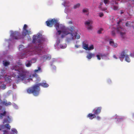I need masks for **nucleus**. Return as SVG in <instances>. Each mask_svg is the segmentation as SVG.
<instances>
[{"mask_svg": "<svg viewBox=\"0 0 134 134\" xmlns=\"http://www.w3.org/2000/svg\"><path fill=\"white\" fill-rule=\"evenodd\" d=\"M2 106L0 105V110H1L2 108Z\"/></svg>", "mask_w": 134, "mask_h": 134, "instance_id": "nucleus-46", "label": "nucleus"}, {"mask_svg": "<svg viewBox=\"0 0 134 134\" xmlns=\"http://www.w3.org/2000/svg\"><path fill=\"white\" fill-rule=\"evenodd\" d=\"M36 59H32L30 61H27V63L26 64V65L27 67H29L30 66L32 63H34L36 62Z\"/></svg>", "mask_w": 134, "mask_h": 134, "instance_id": "nucleus-10", "label": "nucleus"}, {"mask_svg": "<svg viewBox=\"0 0 134 134\" xmlns=\"http://www.w3.org/2000/svg\"><path fill=\"white\" fill-rule=\"evenodd\" d=\"M64 6H66L67 5L65 4V3H64Z\"/></svg>", "mask_w": 134, "mask_h": 134, "instance_id": "nucleus-49", "label": "nucleus"}, {"mask_svg": "<svg viewBox=\"0 0 134 134\" xmlns=\"http://www.w3.org/2000/svg\"><path fill=\"white\" fill-rule=\"evenodd\" d=\"M126 26H128L129 23H128V22H127L126 23Z\"/></svg>", "mask_w": 134, "mask_h": 134, "instance_id": "nucleus-40", "label": "nucleus"}, {"mask_svg": "<svg viewBox=\"0 0 134 134\" xmlns=\"http://www.w3.org/2000/svg\"><path fill=\"white\" fill-rule=\"evenodd\" d=\"M117 30L118 33L120 34L122 38H124L126 34L124 29L119 27L117 28Z\"/></svg>", "mask_w": 134, "mask_h": 134, "instance_id": "nucleus-7", "label": "nucleus"}, {"mask_svg": "<svg viewBox=\"0 0 134 134\" xmlns=\"http://www.w3.org/2000/svg\"><path fill=\"white\" fill-rule=\"evenodd\" d=\"M0 104H2L5 106H8L11 105H12V103L10 102H7V100L2 101L1 99H0Z\"/></svg>", "mask_w": 134, "mask_h": 134, "instance_id": "nucleus-11", "label": "nucleus"}, {"mask_svg": "<svg viewBox=\"0 0 134 134\" xmlns=\"http://www.w3.org/2000/svg\"><path fill=\"white\" fill-rule=\"evenodd\" d=\"M27 26L26 24L24 25L22 32V35L18 32L15 31L12 33L11 36L13 39L18 40L23 38L27 35H29L31 34L30 29L28 30L26 29Z\"/></svg>", "mask_w": 134, "mask_h": 134, "instance_id": "nucleus-3", "label": "nucleus"}, {"mask_svg": "<svg viewBox=\"0 0 134 134\" xmlns=\"http://www.w3.org/2000/svg\"><path fill=\"white\" fill-rule=\"evenodd\" d=\"M11 77L10 76H8L7 77H5V80L7 82L9 83L11 81Z\"/></svg>", "mask_w": 134, "mask_h": 134, "instance_id": "nucleus-19", "label": "nucleus"}, {"mask_svg": "<svg viewBox=\"0 0 134 134\" xmlns=\"http://www.w3.org/2000/svg\"><path fill=\"white\" fill-rule=\"evenodd\" d=\"M103 29L102 28H100V29L98 31L97 33L98 34H100L102 33V31L103 30Z\"/></svg>", "mask_w": 134, "mask_h": 134, "instance_id": "nucleus-27", "label": "nucleus"}, {"mask_svg": "<svg viewBox=\"0 0 134 134\" xmlns=\"http://www.w3.org/2000/svg\"><path fill=\"white\" fill-rule=\"evenodd\" d=\"M6 85L4 84H3L1 86V88L3 90L5 89L6 88Z\"/></svg>", "mask_w": 134, "mask_h": 134, "instance_id": "nucleus-29", "label": "nucleus"}, {"mask_svg": "<svg viewBox=\"0 0 134 134\" xmlns=\"http://www.w3.org/2000/svg\"><path fill=\"white\" fill-rule=\"evenodd\" d=\"M94 48V46L93 45H91L88 48L87 50H91L93 49Z\"/></svg>", "mask_w": 134, "mask_h": 134, "instance_id": "nucleus-24", "label": "nucleus"}, {"mask_svg": "<svg viewBox=\"0 0 134 134\" xmlns=\"http://www.w3.org/2000/svg\"><path fill=\"white\" fill-rule=\"evenodd\" d=\"M113 57L116 59H117V58L115 55H113Z\"/></svg>", "mask_w": 134, "mask_h": 134, "instance_id": "nucleus-41", "label": "nucleus"}, {"mask_svg": "<svg viewBox=\"0 0 134 134\" xmlns=\"http://www.w3.org/2000/svg\"><path fill=\"white\" fill-rule=\"evenodd\" d=\"M102 109L101 107H97L93 109V112L95 115H98L100 113Z\"/></svg>", "mask_w": 134, "mask_h": 134, "instance_id": "nucleus-9", "label": "nucleus"}, {"mask_svg": "<svg viewBox=\"0 0 134 134\" xmlns=\"http://www.w3.org/2000/svg\"><path fill=\"white\" fill-rule=\"evenodd\" d=\"M16 132H15V133H17V131H16Z\"/></svg>", "mask_w": 134, "mask_h": 134, "instance_id": "nucleus-51", "label": "nucleus"}, {"mask_svg": "<svg viewBox=\"0 0 134 134\" xmlns=\"http://www.w3.org/2000/svg\"><path fill=\"white\" fill-rule=\"evenodd\" d=\"M80 6V4L79 3H77L76 4H75L74 7L73 8L75 9H76L77 8H79Z\"/></svg>", "mask_w": 134, "mask_h": 134, "instance_id": "nucleus-23", "label": "nucleus"}, {"mask_svg": "<svg viewBox=\"0 0 134 134\" xmlns=\"http://www.w3.org/2000/svg\"><path fill=\"white\" fill-rule=\"evenodd\" d=\"M82 12L84 13H87L86 15H88L89 14L88 9L87 8L83 9L82 10Z\"/></svg>", "mask_w": 134, "mask_h": 134, "instance_id": "nucleus-21", "label": "nucleus"}, {"mask_svg": "<svg viewBox=\"0 0 134 134\" xmlns=\"http://www.w3.org/2000/svg\"><path fill=\"white\" fill-rule=\"evenodd\" d=\"M51 57L50 55H45L43 56V58L44 59L49 60L51 59Z\"/></svg>", "mask_w": 134, "mask_h": 134, "instance_id": "nucleus-20", "label": "nucleus"}, {"mask_svg": "<svg viewBox=\"0 0 134 134\" xmlns=\"http://www.w3.org/2000/svg\"><path fill=\"white\" fill-rule=\"evenodd\" d=\"M69 23L70 24H72V22L71 21H70L69 22Z\"/></svg>", "mask_w": 134, "mask_h": 134, "instance_id": "nucleus-42", "label": "nucleus"}, {"mask_svg": "<svg viewBox=\"0 0 134 134\" xmlns=\"http://www.w3.org/2000/svg\"><path fill=\"white\" fill-rule=\"evenodd\" d=\"M109 44L113 47L116 48L117 46L116 43H114L113 40L111 39L109 41Z\"/></svg>", "mask_w": 134, "mask_h": 134, "instance_id": "nucleus-15", "label": "nucleus"}, {"mask_svg": "<svg viewBox=\"0 0 134 134\" xmlns=\"http://www.w3.org/2000/svg\"><path fill=\"white\" fill-rule=\"evenodd\" d=\"M16 87V86H15V85H13V87L14 88H15V87Z\"/></svg>", "mask_w": 134, "mask_h": 134, "instance_id": "nucleus-45", "label": "nucleus"}, {"mask_svg": "<svg viewBox=\"0 0 134 134\" xmlns=\"http://www.w3.org/2000/svg\"><path fill=\"white\" fill-rule=\"evenodd\" d=\"M104 2L105 4H106L109 3V1H104Z\"/></svg>", "mask_w": 134, "mask_h": 134, "instance_id": "nucleus-37", "label": "nucleus"}, {"mask_svg": "<svg viewBox=\"0 0 134 134\" xmlns=\"http://www.w3.org/2000/svg\"><path fill=\"white\" fill-rule=\"evenodd\" d=\"M125 61L128 62H130V60L129 57V55H126L125 56Z\"/></svg>", "mask_w": 134, "mask_h": 134, "instance_id": "nucleus-22", "label": "nucleus"}, {"mask_svg": "<svg viewBox=\"0 0 134 134\" xmlns=\"http://www.w3.org/2000/svg\"><path fill=\"white\" fill-rule=\"evenodd\" d=\"M127 52V50H125L121 52L120 56V58H124L125 57V56L126 53Z\"/></svg>", "mask_w": 134, "mask_h": 134, "instance_id": "nucleus-14", "label": "nucleus"}, {"mask_svg": "<svg viewBox=\"0 0 134 134\" xmlns=\"http://www.w3.org/2000/svg\"><path fill=\"white\" fill-rule=\"evenodd\" d=\"M123 13H124V12H123L121 11V13H120V14H123Z\"/></svg>", "mask_w": 134, "mask_h": 134, "instance_id": "nucleus-48", "label": "nucleus"}, {"mask_svg": "<svg viewBox=\"0 0 134 134\" xmlns=\"http://www.w3.org/2000/svg\"><path fill=\"white\" fill-rule=\"evenodd\" d=\"M5 127L9 130L10 129V126L9 124H6L5 125Z\"/></svg>", "mask_w": 134, "mask_h": 134, "instance_id": "nucleus-26", "label": "nucleus"}, {"mask_svg": "<svg viewBox=\"0 0 134 134\" xmlns=\"http://www.w3.org/2000/svg\"><path fill=\"white\" fill-rule=\"evenodd\" d=\"M38 71H40L41 72H42V71L41 70V68L40 66L38 67V69H36V70H35L34 72H37Z\"/></svg>", "mask_w": 134, "mask_h": 134, "instance_id": "nucleus-28", "label": "nucleus"}, {"mask_svg": "<svg viewBox=\"0 0 134 134\" xmlns=\"http://www.w3.org/2000/svg\"><path fill=\"white\" fill-rule=\"evenodd\" d=\"M11 69L13 72L12 76L17 79V83L26 79L27 72L26 70L23 68L15 65L12 66Z\"/></svg>", "mask_w": 134, "mask_h": 134, "instance_id": "nucleus-1", "label": "nucleus"}, {"mask_svg": "<svg viewBox=\"0 0 134 134\" xmlns=\"http://www.w3.org/2000/svg\"><path fill=\"white\" fill-rule=\"evenodd\" d=\"M32 42L34 43L36 42L38 43V46L35 47L34 48V52H35V54H39L41 52V50L43 48L42 46V43L41 42V39L40 36L38 35H34L33 37Z\"/></svg>", "mask_w": 134, "mask_h": 134, "instance_id": "nucleus-5", "label": "nucleus"}, {"mask_svg": "<svg viewBox=\"0 0 134 134\" xmlns=\"http://www.w3.org/2000/svg\"><path fill=\"white\" fill-rule=\"evenodd\" d=\"M118 116H116V119H118H118H121L122 120H123V118H119Z\"/></svg>", "mask_w": 134, "mask_h": 134, "instance_id": "nucleus-38", "label": "nucleus"}, {"mask_svg": "<svg viewBox=\"0 0 134 134\" xmlns=\"http://www.w3.org/2000/svg\"><path fill=\"white\" fill-rule=\"evenodd\" d=\"M103 4V3H100V5H101L102 4Z\"/></svg>", "mask_w": 134, "mask_h": 134, "instance_id": "nucleus-50", "label": "nucleus"}, {"mask_svg": "<svg viewBox=\"0 0 134 134\" xmlns=\"http://www.w3.org/2000/svg\"><path fill=\"white\" fill-rule=\"evenodd\" d=\"M74 29V27L73 26H71L70 28L68 27L62 30L63 34L61 35V38H63L66 35L69 34V35L67 36L66 39L67 41L68 42L75 39H79L80 38L79 34L76 32L74 33H72Z\"/></svg>", "mask_w": 134, "mask_h": 134, "instance_id": "nucleus-2", "label": "nucleus"}, {"mask_svg": "<svg viewBox=\"0 0 134 134\" xmlns=\"http://www.w3.org/2000/svg\"><path fill=\"white\" fill-rule=\"evenodd\" d=\"M99 7L101 8L102 11H105L107 9V8H102L101 6H99Z\"/></svg>", "mask_w": 134, "mask_h": 134, "instance_id": "nucleus-33", "label": "nucleus"}, {"mask_svg": "<svg viewBox=\"0 0 134 134\" xmlns=\"http://www.w3.org/2000/svg\"><path fill=\"white\" fill-rule=\"evenodd\" d=\"M66 47V44H64L63 45H60V47L62 48H64Z\"/></svg>", "mask_w": 134, "mask_h": 134, "instance_id": "nucleus-25", "label": "nucleus"}, {"mask_svg": "<svg viewBox=\"0 0 134 134\" xmlns=\"http://www.w3.org/2000/svg\"><path fill=\"white\" fill-rule=\"evenodd\" d=\"M46 23L48 27H52L53 24L54 25L55 27L56 28L57 32L58 33L59 35H60L62 32L61 30H58L59 29V24L57 20H56L55 19H52L48 20L47 21H46Z\"/></svg>", "mask_w": 134, "mask_h": 134, "instance_id": "nucleus-6", "label": "nucleus"}, {"mask_svg": "<svg viewBox=\"0 0 134 134\" xmlns=\"http://www.w3.org/2000/svg\"><path fill=\"white\" fill-rule=\"evenodd\" d=\"M113 8L114 10H116L118 9V8L117 6L114 5Z\"/></svg>", "mask_w": 134, "mask_h": 134, "instance_id": "nucleus-32", "label": "nucleus"}, {"mask_svg": "<svg viewBox=\"0 0 134 134\" xmlns=\"http://www.w3.org/2000/svg\"><path fill=\"white\" fill-rule=\"evenodd\" d=\"M94 56L95 54H94L90 53L86 56V57L88 59H90L92 57H94Z\"/></svg>", "mask_w": 134, "mask_h": 134, "instance_id": "nucleus-17", "label": "nucleus"}, {"mask_svg": "<svg viewBox=\"0 0 134 134\" xmlns=\"http://www.w3.org/2000/svg\"><path fill=\"white\" fill-rule=\"evenodd\" d=\"M111 35L112 36H114L115 35V31H112L111 32Z\"/></svg>", "mask_w": 134, "mask_h": 134, "instance_id": "nucleus-34", "label": "nucleus"}, {"mask_svg": "<svg viewBox=\"0 0 134 134\" xmlns=\"http://www.w3.org/2000/svg\"><path fill=\"white\" fill-rule=\"evenodd\" d=\"M7 114V112L5 110L3 113H0V119H3V117L5 116Z\"/></svg>", "mask_w": 134, "mask_h": 134, "instance_id": "nucleus-18", "label": "nucleus"}, {"mask_svg": "<svg viewBox=\"0 0 134 134\" xmlns=\"http://www.w3.org/2000/svg\"><path fill=\"white\" fill-rule=\"evenodd\" d=\"M24 46L22 45H20L19 46V49L20 51H21L24 48Z\"/></svg>", "mask_w": 134, "mask_h": 134, "instance_id": "nucleus-31", "label": "nucleus"}, {"mask_svg": "<svg viewBox=\"0 0 134 134\" xmlns=\"http://www.w3.org/2000/svg\"><path fill=\"white\" fill-rule=\"evenodd\" d=\"M104 14L102 13H100L99 14V16L100 17H102L103 16Z\"/></svg>", "mask_w": 134, "mask_h": 134, "instance_id": "nucleus-35", "label": "nucleus"}, {"mask_svg": "<svg viewBox=\"0 0 134 134\" xmlns=\"http://www.w3.org/2000/svg\"><path fill=\"white\" fill-rule=\"evenodd\" d=\"M41 86L44 87H47L49 85L46 83H40L36 84L28 88L27 90V92L28 93H32L34 96H37L39 94L40 90V87Z\"/></svg>", "mask_w": 134, "mask_h": 134, "instance_id": "nucleus-4", "label": "nucleus"}, {"mask_svg": "<svg viewBox=\"0 0 134 134\" xmlns=\"http://www.w3.org/2000/svg\"><path fill=\"white\" fill-rule=\"evenodd\" d=\"M75 47L76 48H78V47H79V46H78V45H75Z\"/></svg>", "mask_w": 134, "mask_h": 134, "instance_id": "nucleus-44", "label": "nucleus"}, {"mask_svg": "<svg viewBox=\"0 0 134 134\" xmlns=\"http://www.w3.org/2000/svg\"><path fill=\"white\" fill-rule=\"evenodd\" d=\"M3 64L5 66H7L10 63L9 62H5Z\"/></svg>", "mask_w": 134, "mask_h": 134, "instance_id": "nucleus-30", "label": "nucleus"}, {"mask_svg": "<svg viewBox=\"0 0 134 134\" xmlns=\"http://www.w3.org/2000/svg\"><path fill=\"white\" fill-rule=\"evenodd\" d=\"M4 133H5L6 132H7V131H6V130L4 131Z\"/></svg>", "mask_w": 134, "mask_h": 134, "instance_id": "nucleus-47", "label": "nucleus"}, {"mask_svg": "<svg viewBox=\"0 0 134 134\" xmlns=\"http://www.w3.org/2000/svg\"><path fill=\"white\" fill-rule=\"evenodd\" d=\"M11 121V118H10L8 115L7 116V118H5L4 119L3 121V124L5 123H9Z\"/></svg>", "mask_w": 134, "mask_h": 134, "instance_id": "nucleus-13", "label": "nucleus"}, {"mask_svg": "<svg viewBox=\"0 0 134 134\" xmlns=\"http://www.w3.org/2000/svg\"><path fill=\"white\" fill-rule=\"evenodd\" d=\"M83 48L86 50H87L88 48V43L86 41H83L82 43Z\"/></svg>", "mask_w": 134, "mask_h": 134, "instance_id": "nucleus-12", "label": "nucleus"}, {"mask_svg": "<svg viewBox=\"0 0 134 134\" xmlns=\"http://www.w3.org/2000/svg\"><path fill=\"white\" fill-rule=\"evenodd\" d=\"M87 117L89 118L90 119L92 120L96 118V115H95L94 114L89 113L87 115Z\"/></svg>", "mask_w": 134, "mask_h": 134, "instance_id": "nucleus-16", "label": "nucleus"}, {"mask_svg": "<svg viewBox=\"0 0 134 134\" xmlns=\"http://www.w3.org/2000/svg\"><path fill=\"white\" fill-rule=\"evenodd\" d=\"M96 117L98 120H99L100 119V117L99 116H97Z\"/></svg>", "mask_w": 134, "mask_h": 134, "instance_id": "nucleus-39", "label": "nucleus"}, {"mask_svg": "<svg viewBox=\"0 0 134 134\" xmlns=\"http://www.w3.org/2000/svg\"><path fill=\"white\" fill-rule=\"evenodd\" d=\"M92 24V21L90 20L86 21L85 23L86 28L88 30H91L92 29V26L91 25Z\"/></svg>", "mask_w": 134, "mask_h": 134, "instance_id": "nucleus-8", "label": "nucleus"}, {"mask_svg": "<svg viewBox=\"0 0 134 134\" xmlns=\"http://www.w3.org/2000/svg\"><path fill=\"white\" fill-rule=\"evenodd\" d=\"M96 57H97V59L99 60H100L101 59V58L100 57V55H96Z\"/></svg>", "mask_w": 134, "mask_h": 134, "instance_id": "nucleus-36", "label": "nucleus"}, {"mask_svg": "<svg viewBox=\"0 0 134 134\" xmlns=\"http://www.w3.org/2000/svg\"><path fill=\"white\" fill-rule=\"evenodd\" d=\"M113 2H114L116 4H117L118 3L117 2H116V1H113Z\"/></svg>", "mask_w": 134, "mask_h": 134, "instance_id": "nucleus-43", "label": "nucleus"}]
</instances>
